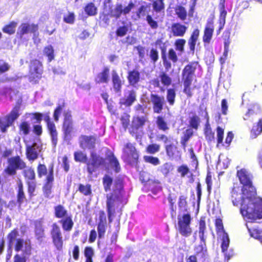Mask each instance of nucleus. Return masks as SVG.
I'll return each mask as SVG.
<instances>
[{
	"instance_id": "obj_5",
	"label": "nucleus",
	"mask_w": 262,
	"mask_h": 262,
	"mask_svg": "<svg viewBox=\"0 0 262 262\" xmlns=\"http://www.w3.org/2000/svg\"><path fill=\"white\" fill-rule=\"evenodd\" d=\"M198 67V62H191L186 65L182 71V76L184 84L183 92L188 97H191L192 96L190 86Z\"/></svg>"
},
{
	"instance_id": "obj_35",
	"label": "nucleus",
	"mask_w": 262,
	"mask_h": 262,
	"mask_svg": "<svg viewBox=\"0 0 262 262\" xmlns=\"http://www.w3.org/2000/svg\"><path fill=\"white\" fill-rule=\"evenodd\" d=\"M113 178L108 174H105L102 178V184L105 192L111 190L113 184Z\"/></svg>"
},
{
	"instance_id": "obj_40",
	"label": "nucleus",
	"mask_w": 262,
	"mask_h": 262,
	"mask_svg": "<svg viewBox=\"0 0 262 262\" xmlns=\"http://www.w3.org/2000/svg\"><path fill=\"white\" fill-rule=\"evenodd\" d=\"M43 52L47 56L48 62H51L54 59V50L51 45H48L43 49Z\"/></svg>"
},
{
	"instance_id": "obj_1",
	"label": "nucleus",
	"mask_w": 262,
	"mask_h": 262,
	"mask_svg": "<svg viewBox=\"0 0 262 262\" xmlns=\"http://www.w3.org/2000/svg\"><path fill=\"white\" fill-rule=\"evenodd\" d=\"M249 191L234 184L230 191V200L234 206L241 205L240 211L245 219L254 221L262 218V200L249 197Z\"/></svg>"
},
{
	"instance_id": "obj_64",
	"label": "nucleus",
	"mask_w": 262,
	"mask_h": 262,
	"mask_svg": "<svg viewBox=\"0 0 262 262\" xmlns=\"http://www.w3.org/2000/svg\"><path fill=\"white\" fill-rule=\"evenodd\" d=\"M134 51L137 52V53L139 55L140 60L144 57L145 48L144 47L140 46L134 47Z\"/></svg>"
},
{
	"instance_id": "obj_32",
	"label": "nucleus",
	"mask_w": 262,
	"mask_h": 262,
	"mask_svg": "<svg viewBox=\"0 0 262 262\" xmlns=\"http://www.w3.org/2000/svg\"><path fill=\"white\" fill-rule=\"evenodd\" d=\"M262 132V118L258 122L254 124L251 131V136L252 138H255Z\"/></svg>"
},
{
	"instance_id": "obj_38",
	"label": "nucleus",
	"mask_w": 262,
	"mask_h": 262,
	"mask_svg": "<svg viewBox=\"0 0 262 262\" xmlns=\"http://www.w3.org/2000/svg\"><path fill=\"white\" fill-rule=\"evenodd\" d=\"M19 133L20 135H28L30 131V126L28 122L24 121L21 122L19 126Z\"/></svg>"
},
{
	"instance_id": "obj_63",
	"label": "nucleus",
	"mask_w": 262,
	"mask_h": 262,
	"mask_svg": "<svg viewBox=\"0 0 262 262\" xmlns=\"http://www.w3.org/2000/svg\"><path fill=\"white\" fill-rule=\"evenodd\" d=\"M147 7L145 6H141L137 12V15L138 18L144 17L147 12Z\"/></svg>"
},
{
	"instance_id": "obj_24",
	"label": "nucleus",
	"mask_w": 262,
	"mask_h": 262,
	"mask_svg": "<svg viewBox=\"0 0 262 262\" xmlns=\"http://www.w3.org/2000/svg\"><path fill=\"white\" fill-rule=\"evenodd\" d=\"M204 117L207 120V123L205 125V135L206 139L209 141H212L214 139V133L212 131L209 124V116L206 109L205 110Z\"/></svg>"
},
{
	"instance_id": "obj_15",
	"label": "nucleus",
	"mask_w": 262,
	"mask_h": 262,
	"mask_svg": "<svg viewBox=\"0 0 262 262\" xmlns=\"http://www.w3.org/2000/svg\"><path fill=\"white\" fill-rule=\"evenodd\" d=\"M38 26L37 24L24 23L20 25L17 34L20 38H22L26 34L33 33L35 34L38 31Z\"/></svg>"
},
{
	"instance_id": "obj_2",
	"label": "nucleus",
	"mask_w": 262,
	"mask_h": 262,
	"mask_svg": "<svg viewBox=\"0 0 262 262\" xmlns=\"http://www.w3.org/2000/svg\"><path fill=\"white\" fill-rule=\"evenodd\" d=\"M105 155L106 158H104L96 152L92 151L90 154V160L89 161L86 154L82 151H77L74 153V158L76 162L86 164V171L89 176H92L100 167L105 166L106 159L114 170L116 173L119 172L120 170V164L114 152L107 148Z\"/></svg>"
},
{
	"instance_id": "obj_41",
	"label": "nucleus",
	"mask_w": 262,
	"mask_h": 262,
	"mask_svg": "<svg viewBox=\"0 0 262 262\" xmlns=\"http://www.w3.org/2000/svg\"><path fill=\"white\" fill-rule=\"evenodd\" d=\"M83 253L85 257L84 262H93V257L94 255V252L91 247H85L84 249Z\"/></svg>"
},
{
	"instance_id": "obj_39",
	"label": "nucleus",
	"mask_w": 262,
	"mask_h": 262,
	"mask_svg": "<svg viewBox=\"0 0 262 262\" xmlns=\"http://www.w3.org/2000/svg\"><path fill=\"white\" fill-rule=\"evenodd\" d=\"M17 23L15 21H12L10 22L8 24L5 25L2 29L3 31L9 35L13 34L15 32V28Z\"/></svg>"
},
{
	"instance_id": "obj_20",
	"label": "nucleus",
	"mask_w": 262,
	"mask_h": 262,
	"mask_svg": "<svg viewBox=\"0 0 262 262\" xmlns=\"http://www.w3.org/2000/svg\"><path fill=\"white\" fill-rule=\"evenodd\" d=\"M167 156L171 160L178 161L181 159V153L178 150L177 147L173 144H167L165 146Z\"/></svg>"
},
{
	"instance_id": "obj_50",
	"label": "nucleus",
	"mask_w": 262,
	"mask_h": 262,
	"mask_svg": "<svg viewBox=\"0 0 262 262\" xmlns=\"http://www.w3.org/2000/svg\"><path fill=\"white\" fill-rule=\"evenodd\" d=\"M120 103L121 105L129 106L131 105V92L128 91L126 95L120 99Z\"/></svg>"
},
{
	"instance_id": "obj_53",
	"label": "nucleus",
	"mask_w": 262,
	"mask_h": 262,
	"mask_svg": "<svg viewBox=\"0 0 262 262\" xmlns=\"http://www.w3.org/2000/svg\"><path fill=\"white\" fill-rule=\"evenodd\" d=\"M172 169V165L169 163H166L160 167V171L163 175L167 176Z\"/></svg>"
},
{
	"instance_id": "obj_44",
	"label": "nucleus",
	"mask_w": 262,
	"mask_h": 262,
	"mask_svg": "<svg viewBox=\"0 0 262 262\" xmlns=\"http://www.w3.org/2000/svg\"><path fill=\"white\" fill-rule=\"evenodd\" d=\"M143 160L145 162L150 164L154 166H157L160 164V161L157 157L152 156H144Z\"/></svg>"
},
{
	"instance_id": "obj_49",
	"label": "nucleus",
	"mask_w": 262,
	"mask_h": 262,
	"mask_svg": "<svg viewBox=\"0 0 262 262\" xmlns=\"http://www.w3.org/2000/svg\"><path fill=\"white\" fill-rule=\"evenodd\" d=\"M37 172L39 178L47 176V168L44 164L39 163L37 166Z\"/></svg>"
},
{
	"instance_id": "obj_19",
	"label": "nucleus",
	"mask_w": 262,
	"mask_h": 262,
	"mask_svg": "<svg viewBox=\"0 0 262 262\" xmlns=\"http://www.w3.org/2000/svg\"><path fill=\"white\" fill-rule=\"evenodd\" d=\"M96 138L93 136L81 135L79 145L82 148L94 149L95 147Z\"/></svg>"
},
{
	"instance_id": "obj_48",
	"label": "nucleus",
	"mask_w": 262,
	"mask_h": 262,
	"mask_svg": "<svg viewBox=\"0 0 262 262\" xmlns=\"http://www.w3.org/2000/svg\"><path fill=\"white\" fill-rule=\"evenodd\" d=\"M157 125L159 129L165 131L168 129L167 123L164 121L163 118L161 116H158L156 121Z\"/></svg>"
},
{
	"instance_id": "obj_42",
	"label": "nucleus",
	"mask_w": 262,
	"mask_h": 262,
	"mask_svg": "<svg viewBox=\"0 0 262 262\" xmlns=\"http://www.w3.org/2000/svg\"><path fill=\"white\" fill-rule=\"evenodd\" d=\"M176 14L182 20H184L187 17V11L182 6H177L175 8Z\"/></svg>"
},
{
	"instance_id": "obj_11",
	"label": "nucleus",
	"mask_w": 262,
	"mask_h": 262,
	"mask_svg": "<svg viewBox=\"0 0 262 262\" xmlns=\"http://www.w3.org/2000/svg\"><path fill=\"white\" fill-rule=\"evenodd\" d=\"M54 180V164H51L49 167V172L46 178V182L42 187L43 194L47 198H52L51 193Z\"/></svg>"
},
{
	"instance_id": "obj_46",
	"label": "nucleus",
	"mask_w": 262,
	"mask_h": 262,
	"mask_svg": "<svg viewBox=\"0 0 262 262\" xmlns=\"http://www.w3.org/2000/svg\"><path fill=\"white\" fill-rule=\"evenodd\" d=\"M34 232L36 238L38 240L45 237V230L40 224L35 225Z\"/></svg>"
},
{
	"instance_id": "obj_6",
	"label": "nucleus",
	"mask_w": 262,
	"mask_h": 262,
	"mask_svg": "<svg viewBox=\"0 0 262 262\" xmlns=\"http://www.w3.org/2000/svg\"><path fill=\"white\" fill-rule=\"evenodd\" d=\"M237 176L241 184L242 188L249 191L248 196H255V190L252 184V175L246 169H241L237 171Z\"/></svg>"
},
{
	"instance_id": "obj_51",
	"label": "nucleus",
	"mask_w": 262,
	"mask_h": 262,
	"mask_svg": "<svg viewBox=\"0 0 262 262\" xmlns=\"http://www.w3.org/2000/svg\"><path fill=\"white\" fill-rule=\"evenodd\" d=\"M146 149L147 153L154 155L160 151V146L157 144H151L148 145Z\"/></svg>"
},
{
	"instance_id": "obj_21",
	"label": "nucleus",
	"mask_w": 262,
	"mask_h": 262,
	"mask_svg": "<svg viewBox=\"0 0 262 262\" xmlns=\"http://www.w3.org/2000/svg\"><path fill=\"white\" fill-rule=\"evenodd\" d=\"M194 251L196 254L194 256H196L198 260L203 262L207 256L205 242H202L201 241L200 244L198 246L195 247Z\"/></svg>"
},
{
	"instance_id": "obj_14",
	"label": "nucleus",
	"mask_w": 262,
	"mask_h": 262,
	"mask_svg": "<svg viewBox=\"0 0 262 262\" xmlns=\"http://www.w3.org/2000/svg\"><path fill=\"white\" fill-rule=\"evenodd\" d=\"M42 149L41 145H38L36 143H33L31 145H27L26 148V156L30 162L36 160L39 156V153Z\"/></svg>"
},
{
	"instance_id": "obj_12",
	"label": "nucleus",
	"mask_w": 262,
	"mask_h": 262,
	"mask_svg": "<svg viewBox=\"0 0 262 262\" xmlns=\"http://www.w3.org/2000/svg\"><path fill=\"white\" fill-rule=\"evenodd\" d=\"M63 120L62 125V129L65 138H68L73 130V120L71 111L68 110L63 113Z\"/></svg>"
},
{
	"instance_id": "obj_54",
	"label": "nucleus",
	"mask_w": 262,
	"mask_h": 262,
	"mask_svg": "<svg viewBox=\"0 0 262 262\" xmlns=\"http://www.w3.org/2000/svg\"><path fill=\"white\" fill-rule=\"evenodd\" d=\"M186 43V40L184 39H178L176 40L174 45L176 49L181 52L184 51V46Z\"/></svg>"
},
{
	"instance_id": "obj_60",
	"label": "nucleus",
	"mask_w": 262,
	"mask_h": 262,
	"mask_svg": "<svg viewBox=\"0 0 262 262\" xmlns=\"http://www.w3.org/2000/svg\"><path fill=\"white\" fill-rule=\"evenodd\" d=\"M160 78L161 79V82L166 86L169 85L171 83V79L165 73H162Z\"/></svg>"
},
{
	"instance_id": "obj_58",
	"label": "nucleus",
	"mask_w": 262,
	"mask_h": 262,
	"mask_svg": "<svg viewBox=\"0 0 262 262\" xmlns=\"http://www.w3.org/2000/svg\"><path fill=\"white\" fill-rule=\"evenodd\" d=\"M154 9L156 12H160L164 9V2L159 0H157L153 3Z\"/></svg>"
},
{
	"instance_id": "obj_62",
	"label": "nucleus",
	"mask_w": 262,
	"mask_h": 262,
	"mask_svg": "<svg viewBox=\"0 0 262 262\" xmlns=\"http://www.w3.org/2000/svg\"><path fill=\"white\" fill-rule=\"evenodd\" d=\"M177 171L182 177H184L189 172V169L187 165H182L178 167Z\"/></svg>"
},
{
	"instance_id": "obj_43",
	"label": "nucleus",
	"mask_w": 262,
	"mask_h": 262,
	"mask_svg": "<svg viewBox=\"0 0 262 262\" xmlns=\"http://www.w3.org/2000/svg\"><path fill=\"white\" fill-rule=\"evenodd\" d=\"M145 121V118L143 116L134 117V120L132 121V130L135 127L138 129L140 127L142 126Z\"/></svg>"
},
{
	"instance_id": "obj_47",
	"label": "nucleus",
	"mask_w": 262,
	"mask_h": 262,
	"mask_svg": "<svg viewBox=\"0 0 262 262\" xmlns=\"http://www.w3.org/2000/svg\"><path fill=\"white\" fill-rule=\"evenodd\" d=\"M206 229V224L205 222L203 220H201L199 224V235L201 241L202 242H205L206 238L204 236V232Z\"/></svg>"
},
{
	"instance_id": "obj_33",
	"label": "nucleus",
	"mask_w": 262,
	"mask_h": 262,
	"mask_svg": "<svg viewBox=\"0 0 262 262\" xmlns=\"http://www.w3.org/2000/svg\"><path fill=\"white\" fill-rule=\"evenodd\" d=\"M78 191L85 196H90L92 193L91 185L90 184H86V185L79 184Z\"/></svg>"
},
{
	"instance_id": "obj_13",
	"label": "nucleus",
	"mask_w": 262,
	"mask_h": 262,
	"mask_svg": "<svg viewBox=\"0 0 262 262\" xmlns=\"http://www.w3.org/2000/svg\"><path fill=\"white\" fill-rule=\"evenodd\" d=\"M43 116H44L43 119L47 124L48 130L51 137L52 144L54 146H56L58 140V134L56 129L55 124L52 121H51L50 116V112L46 113Z\"/></svg>"
},
{
	"instance_id": "obj_8",
	"label": "nucleus",
	"mask_w": 262,
	"mask_h": 262,
	"mask_svg": "<svg viewBox=\"0 0 262 262\" xmlns=\"http://www.w3.org/2000/svg\"><path fill=\"white\" fill-rule=\"evenodd\" d=\"M19 111V107L18 106H15L12 109L10 113L5 117V121L0 119V128L2 133H6L7 130V128L13 124L15 120H16L20 115Z\"/></svg>"
},
{
	"instance_id": "obj_9",
	"label": "nucleus",
	"mask_w": 262,
	"mask_h": 262,
	"mask_svg": "<svg viewBox=\"0 0 262 262\" xmlns=\"http://www.w3.org/2000/svg\"><path fill=\"white\" fill-rule=\"evenodd\" d=\"M50 235L52 243L58 251L63 249L64 240L60 227L56 224L53 223L50 230Z\"/></svg>"
},
{
	"instance_id": "obj_34",
	"label": "nucleus",
	"mask_w": 262,
	"mask_h": 262,
	"mask_svg": "<svg viewBox=\"0 0 262 262\" xmlns=\"http://www.w3.org/2000/svg\"><path fill=\"white\" fill-rule=\"evenodd\" d=\"M84 10L88 16H94L97 13V8L92 2L88 3L85 6Z\"/></svg>"
},
{
	"instance_id": "obj_26",
	"label": "nucleus",
	"mask_w": 262,
	"mask_h": 262,
	"mask_svg": "<svg viewBox=\"0 0 262 262\" xmlns=\"http://www.w3.org/2000/svg\"><path fill=\"white\" fill-rule=\"evenodd\" d=\"M171 30L173 36H183L186 31L187 27L184 25L177 23L172 25Z\"/></svg>"
},
{
	"instance_id": "obj_22",
	"label": "nucleus",
	"mask_w": 262,
	"mask_h": 262,
	"mask_svg": "<svg viewBox=\"0 0 262 262\" xmlns=\"http://www.w3.org/2000/svg\"><path fill=\"white\" fill-rule=\"evenodd\" d=\"M109 77L110 69L107 67H104L100 72L96 75L95 82L97 84L107 83L109 81Z\"/></svg>"
},
{
	"instance_id": "obj_37",
	"label": "nucleus",
	"mask_w": 262,
	"mask_h": 262,
	"mask_svg": "<svg viewBox=\"0 0 262 262\" xmlns=\"http://www.w3.org/2000/svg\"><path fill=\"white\" fill-rule=\"evenodd\" d=\"M201 122L200 117L195 114H193L191 116L189 117V125L192 128L196 130Z\"/></svg>"
},
{
	"instance_id": "obj_57",
	"label": "nucleus",
	"mask_w": 262,
	"mask_h": 262,
	"mask_svg": "<svg viewBox=\"0 0 262 262\" xmlns=\"http://www.w3.org/2000/svg\"><path fill=\"white\" fill-rule=\"evenodd\" d=\"M149 56L153 63H156L159 59V53L157 49L152 48L149 53Z\"/></svg>"
},
{
	"instance_id": "obj_29",
	"label": "nucleus",
	"mask_w": 262,
	"mask_h": 262,
	"mask_svg": "<svg viewBox=\"0 0 262 262\" xmlns=\"http://www.w3.org/2000/svg\"><path fill=\"white\" fill-rule=\"evenodd\" d=\"M54 215L56 218L63 219L68 215V211L62 205H58L54 207Z\"/></svg>"
},
{
	"instance_id": "obj_10",
	"label": "nucleus",
	"mask_w": 262,
	"mask_h": 262,
	"mask_svg": "<svg viewBox=\"0 0 262 262\" xmlns=\"http://www.w3.org/2000/svg\"><path fill=\"white\" fill-rule=\"evenodd\" d=\"M190 216L188 214H185L182 218L178 219L179 231L183 236L188 237L192 233L190 227Z\"/></svg>"
},
{
	"instance_id": "obj_61",
	"label": "nucleus",
	"mask_w": 262,
	"mask_h": 262,
	"mask_svg": "<svg viewBox=\"0 0 262 262\" xmlns=\"http://www.w3.org/2000/svg\"><path fill=\"white\" fill-rule=\"evenodd\" d=\"M129 115L126 114H124L121 117V123L125 130L126 129L129 124Z\"/></svg>"
},
{
	"instance_id": "obj_16",
	"label": "nucleus",
	"mask_w": 262,
	"mask_h": 262,
	"mask_svg": "<svg viewBox=\"0 0 262 262\" xmlns=\"http://www.w3.org/2000/svg\"><path fill=\"white\" fill-rule=\"evenodd\" d=\"M131 10V3L123 8L121 4H117L115 8L111 10L109 15L110 17H115L116 19L119 18L122 14H126L128 13Z\"/></svg>"
},
{
	"instance_id": "obj_25",
	"label": "nucleus",
	"mask_w": 262,
	"mask_h": 262,
	"mask_svg": "<svg viewBox=\"0 0 262 262\" xmlns=\"http://www.w3.org/2000/svg\"><path fill=\"white\" fill-rule=\"evenodd\" d=\"M59 223L61 225L62 228L64 231H70L74 226V222L71 215H68L59 221Z\"/></svg>"
},
{
	"instance_id": "obj_31",
	"label": "nucleus",
	"mask_w": 262,
	"mask_h": 262,
	"mask_svg": "<svg viewBox=\"0 0 262 262\" xmlns=\"http://www.w3.org/2000/svg\"><path fill=\"white\" fill-rule=\"evenodd\" d=\"M26 184L27 187V192L28 195L30 198L34 196L35 194V191L37 187V182L36 179L26 181Z\"/></svg>"
},
{
	"instance_id": "obj_27",
	"label": "nucleus",
	"mask_w": 262,
	"mask_h": 262,
	"mask_svg": "<svg viewBox=\"0 0 262 262\" xmlns=\"http://www.w3.org/2000/svg\"><path fill=\"white\" fill-rule=\"evenodd\" d=\"M16 199V202L19 206H20L26 199L24 189V185L21 181H19L18 183Z\"/></svg>"
},
{
	"instance_id": "obj_36",
	"label": "nucleus",
	"mask_w": 262,
	"mask_h": 262,
	"mask_svg": "<svg viewBox=\"0 0 262 262\" xmlns=\"http://www.w3.org/2000/svg\"><path fill=\"white\" fill-rule=\"evenodd\" d=\"M176 97V92L174 89H168L166 92V100L168 104L172 106L175 103V98Z\"/></svg>"
},
{
	"instance_id": "obj_3",
	"label": "nucleus",
	"mask_w": 262,
	"mask_h": 262,
	"mask_svg": "<svg viewBox=\"0 0 262 262\" xmlns=\"http://www.w3.org/2000/svg\"><path fill=\"white\" fill-rule=\"evenodd\" d=\"M123 180L121 178L116 179L114 183L113 192L106 196V208L109 223L113 221V216L116 209L120 204H126L127 198L123 189Z\"/></svg>"
},
{
	"instance_id": "obj_7",
	"label": "nucleus",
	"mask_w": 262,
	"mask_h": 262,
	"mask_svg": "<svg viewBox=\"0 0 262 262\" xmlns=\"http://www.w3.org/2000/svg\"><path fill=\"white\" fill-rule=\"evenodd\" d=\"M43 66L38 59L31 60L29 66V80L30 82L37 83L42 77Z\"/></svg>"
},
{
	"instance_id": "obj_56",
	"label": "nucleus",
	"mask_w": 262,
	"mask_h": 262,
	"mask_svg": "<svg viewBox=\"0 0 262 262\" xmlns=\"http://www.w3.org/2000/svg\"><path fill=\"white\" fill-rule=\"evenodd\" d=\"M25 243L24 239L18 238L16 239L14 245V250L16 252H19L23 250V248Z\"/></svg>"
},
{
	"instance_id": "obj_4",
	"label": "nucleus",
	"mask_w": 262,
	"mask_h": 262,
	"mask_svg": "<svg viewBox=\"0 0 262 262\" xmlns=\"http://www.w3.org/2000/svg\"><path fill=\"white\" fill-rule=\"evenodd\" d=\"M8 165L4 170V173L7 176H14L17 170H22L23 176L25 181L36 179L35 171L31 167H27L26 163L19 156L11 157L8 159Z\"/></svg>"
},
{
	"instance_id": "obj_55",
	"label": "nucleus",
	"mask_w": 262,
	"mask_h": 262,
	"mask_svg": "<svg viewBox=\"0 0 262 262\" xmlns=\"http://www.w3.org/2000/svg\"><path fill=\"white\" fill-rule=\"evenodd\" d=\"M215 226L216 228L217 233L219 236H221V235L223 234V233H226L224 229L223 223L221 220L217 219L216 220Z\"/></svg>"
},
{
	"instance_id": "obj_30",
	"label": "nucleus",
	"mask_w": 262,
	"mask_h": 262,
	"mask_svg": "<svg viewBox=\"0 0 262 262\" xmlns=\"http://www.w3.org/2000/svg\"><path fill=\"white\" fill-rule=\"evenodd\" d=\"M19 235V231L17 228H14L7 235L8 245L11 248L14 241H16V237Z\"/></svg>"
},
{
	"instance_id": "obj_17",
	"label": "nucleus",
	"mask_w": 262,
	"mask_h": 262,
	"mask_svg": "<svg viewBox=\"0 0 262 262\" xmlns=\"http://www.w3.org/2000/svg\"><path fill=\"white\" fill-rule=\"evenodd\" d=\"M150 101L153 104L154 112L157 114L161 113L165 102L164 97L151 94Z\"/></svg>"
},
{
	"instance_id": "obj_23",
	"label": "nucleus",
	"mask_w": 262,
	"mask_h": 262,
	"mask_svg": "<svg viewBox=\"0 0 262 262\" xmlns=\"http://www.w3.org/2000/svg\"><path fill=\"white\" fill-rule=\"evenodd\" d=\"M214 31V27L212 21H208L205 27L204 35L203 37V41L206 43H209L212 37Z\"/></svg>"
},
{
	"instance_id": "obj_45",
	"label": "nucleus",
	"mask_w": 262,
	"mask_h": 262,
	"mask_svg": "<svg viewBox=\"0 0 262 262\" xmlns=\"http://www.w3.org/2000/svg\"><path fill=\"white\" fill-rule=\"evenodd\" d=\"M222 239V244H221V248L223 252H225L226 251L229 247V238L228 236V234L226 233H223V234H222L221 236H220Z\"/></svg>"
},
{
	"instance_id": "obj_59",
	"label": "nucleus",
	"mask_w": 262,
	"mask_h": 262,
	"mask_svg": "<svg viewBox=\"0 0 262 262\" xmlns=\"http://www.w3.org/2000/svg\"><path fill=\"white\" fill-rule=\"evenodd\" d=\"M106 224L98 223L97 226V230L98 232L99 238H102L105 232Z\"/></svg>"
},
{
	"instance_id": "obj_28",
	"label": "nucleus",
	"mask_w": 262,
	"mask_h": 262,
	"mask_svg": "<svg viewBox=\"0 0 262 262\" xmlns=\"http://www.w3.org/2000/svg\"><path fill=\"white\" fill-rule=\"evenodd\" d=\"M112 78L113 85L115 91L116 92H120L121 89L122 82L116 71H113L112 73Z\"/></svg>"
},
{
	"instance_id": "obj_52",
	"label": "nucleus",
	"mask_w": 262,
	"mask_h": 262,
	"mask_svg": "<svg viewBox=\"0 0 262 262\" xmlns=\"http://www.w3.org/2000/svg\"><path fill=\"white\" fill-rule=\"evenodd\" d=\"M64 107V103L62 105H58L54 110L53 113L54 119L56 122H58L59 119V116L62 110V108Z\"/></svg>"
},
{
	"instance_id": "obj_18",
	"label": "nucleus",
	"mask_w": 262,
	"mask_h": 262,
	"mask_svg": "<svg viewBox=\"0 0 262 262\" xmlns=\"http://www.w3.org/2000/svg\"><path fill=\"white\" fill-rule=\"evenodd\" d=\"M144 189L147 191H150L154 195H157L162 191V187L159 180L153 179L144 184Z\"/></svg>"
}]
</instances>
